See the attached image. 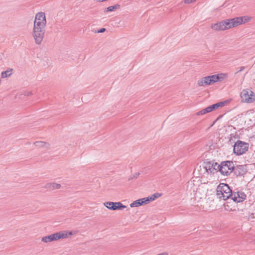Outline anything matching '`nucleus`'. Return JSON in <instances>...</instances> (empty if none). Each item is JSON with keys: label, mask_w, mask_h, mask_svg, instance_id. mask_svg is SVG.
<instances>
[{"label": "nucleus", "mask_w": 255, "mask_h": 255, "mask_svg": "<svg viewBox=\"0 0 255 255\" xmlns=\"http://www.w3.org/2000/svg\"><path fill=\"white\" fill-rule=\"evenodd\" d=\"M248 220L251 222H255V215L254 214L252 213L249 215Z\"/></svg>", "instance_id": "5701e85b"}, {"label": "nucleus", "mask_w": 255, "mask_h": 255, "mask_svg": "<svg viewBox=\"0 0 255 255\" xmlns=\"http://www.w3.org/2000/svg\"><path fill=\"white\" fill-rule=\"evenodd\" d=\"M148 203L149 200H148V198H143L134 201L130 204V206L131 208L136 207Z\"/></svg>", "instance_id": "ddd939ff"}, {"label": "nucleus", "mask_w": 255, "mask_h": 255, "mask_svg": "<svg viewBox=\"0 0 255 255\" xmlns=\"http://www.w3.org/2000/svg\"><path fill=\"white\" fill-rule=\"evenodd\" d=\"M35 146L39 148H48L49 146L48 143L42 141H37L34 142Z\"/></svg>", "instance_id": "2eb2a0df"}, {"label": "nucleus", "mask_w": 255, "mask_h": 255, "mask_svg": "<svg viewBox=\"0 0 255 255\" xmlns=\"http://www.w3.org/2000/svg\"><path fill=\"white\" fill-rule=\"evenodd\" d=\"M235 174L237 176H243L247 172L246 165H238L236 166H234L233 170Z\"/></svg>", "instance_id": "9b49d317"}, {"label": "nucleus", "mask_w": 255, "mask_h": 255, "mask_svg": "<svg viewBox=\"0 0 255 255\" xmlns=\"http://www.w3.org/2000/svg\"><path fill=\"white\" fill-rule=\"evenodd\" d=\"M197 84L200 87H205L211 85L209 76L199 79L197 82Z\"/></svg>", "instance_id": "4468645a"}, {"label": "nucleus", "mask_w": 255, "mask_h": 255, "mask_svg": "<svg viewBox=\"0 0 255 255\" xmlns=\"http://www.w3.org/2000/svg\"><path fill=\"white\" fill-rule=\"evenodd\" d=\"M249 20L246 16L237 17L231 19H227L219 22L212 24L211 28L215 31H223L237 27L246 22Z\"/></svg>", "instance_id": "f03ea898"}, {"label": "nucleus", "mask_w": 255, "mask_h": 255, "mask_svg": "<svg viewBox=\"0 0 255 255\" xmlns=\"http://www.w3.org/2000/svg\"><path fill=\"white\" fill-rule=\"evenodd\" d=\"M234 169V164L231 161H225L221 162L219 164V171L224 176H228L233 171Z\"/></svg>", "instance_id": "20e7f679"}, {"label": "nucleus", "mask_w": 255, "mask_h": 255, "mask_svg": "<svg viewBox=\"0 0 255 255\" xmlns=\"http://www.w3.org/2000/svg\"><path fill=\"white\" fill-rule=\"evenodd\" d=\"M204 168L208 173H214L219 170V164L215 162H207L204 163Z\"/></svg>", "instance_id": "6e6552de"}, {"label": "nucleus", "mask_w": 255, "mask_h": 255, "mask_svg": "<svg viewBox=\"0 0 255 255\" xmlns=\"http://www.w3.org/2000/svg\"><path fill=\"white\" fill-rule=\"evenodd\" d=\"M211 112V111L209 107H208L201 110L200 111L197 112L196 114V115L197 116L203 115L204 114L210 113Z\"/></svg>", "instance_id": "412c9836"}, {"label": "nucleus", "mask_w": 255, "mask_h": 255, "mask_svg": "<svg viewBox=\"0 0 255 255\" xmlns=\"http://www.w3.org/2000/svg\"><path fill=\"white\" fill-rule=\"evenodd\" d=\"M58 234H60L61 236H62V237L60 238V239L66 238L68 236L73 235L74 233L72 231H63L59 232Z\"/></svg>", "instance_id": "a211bd4d"}, {"label": "nucleus", "mask_w": 255, "mask_h": 255, "mask_svg": "<svg viewBox=\"0 0 255 255\" xmlns=\"http://www.w3.org/2000/svg\"><path fill=\"white\" fill-rule=\"evenodd\" d=\"M228 76L227 73H221L217 75H213L209 76L211 84L216 82L221 81L228 78Z\"/></svg>", "instance_id": "9d476101"}, {"label": "nucleus", "mask_w": 255, "mask_h": 255, "mask_svg": "<svg viewBox=\"0 0 255 255\" xmlns=\"http://www.w3.org/2000/svg\"><path fill=\"white\" fill-rule=\"evenodd\" d=\"M104 206L111 210H122L126 208L125 205H124L122 203L119 202H113L108 201L106 202L104 204Z\"/></svg>", "instance_id": "423d86ee"}, {"label": "nucleus", "mask_w": 255, "mask_h": 255, "mask_svg": "<svg viewBox=\"0 0 255 255\" xmlns=\"http://www.w3.org/2000/svg\"><path fill=\"white\" fill-rule=\"evenodd\" d=\"M249 146L248 143L238 140L234 144V153L237 155H241L248 150Z\"/></svg>", "instance_id": "39448f33"}, {"label": "nucleus", "mask_w": 255, "mask_h": 255, "mask_svg": "<svg viewBox=\"0 0 255 255\" xmlns=\"http://www.w3.org/2000/svg\"><path fill=\"white\" fill-rule=\"evenodd\" d=\"M161 196V194L158 193H156L153 195H152L150 197H145L146 198H148V200H149V202L151 201H153L155 200L156 198L159 197Z\"/></svg>", "instance_id": "4be33fe9"}, {"label": "nucleus", "mask_w": 255, "mask_h": 255, "mask_svg": "<svg viewBox=\"0 0 255 255\" xmlns=\"http://www.w3.org/2000/svg\"><path fill=\"white\" fill-rule=\"evenodd\" d=\"M254 241L255 242V241Z\"/></svg>", "instance_id": "c756f323"}, {"label": "nucleus", "mask_w": 255, "mask_h": 255, "mask_svg": "<svg viewBox=\"0 0 255 255\" xmlns=\"http://www.w3.org/2000/svg\"><path fill=\"white\" fill-rule=\"evenodd\" d=\"M13 69L8 68L6 70L2 71L1 73V77L2 78H5L10 76L13 72Z\"/></svg>", "instance_id": "f3484780"}, {"label": "nucleus", "mask_w": 255, "mask_h": 255, "mask_svg": "<svg viewBox=\"0 0 255 255\" xmlns=\"http://www.w3.org/2000/svg\"><path fill=\"white\" fill-rule=\"evenodd\" d=\"M45 187L51 190L59 189L61 185L57 183H48L46 184Z\"/></svg>", "instance_id": "dca6fc26"}, {"label": "nucleus", "mask_w": 255, "mask_h": 255, "mask_svg": "<svg viewBox=\"0 0 255 255\" xmlns=\"http://www.w3.org/2000/svg\"><path fill=\"white\" fill-rule=\"evenodd\" d=\"M241 97L242 100L247 103H250L255 101V95L251 91L243 90L241 92Z\"/></svg>", "instance_id": "0eeeda50"}, {"label": "nucleus", "mask_w": 255, "mask_h": 255, "mask_svg": "<svg viewBox=\"0 0 255 255\" xmlns=\"http://www.w3.org/2000/svg\"><path fill=\"white\" fill-rule=\"evenodd\" d=\"M196 0H184V2L186 4H190L195 1Z\"/></svg>", "instance_id": "a878e982"}, {"label": "nucleus", "mask_w": 255, "mask_h": 255, "mask_svg": "<svg viewBox=\"0 0 255 255\" xmlns=\"http://www.w3.org/2000/svg\"><path fill=\"white\" fill-rule=\"evenodd\" d=\"M62 236L60 234H58V232L55 233L54 234H51L49 236H45L41 239V241L44 243H48L54 241H57L60 239V237Z\"/></svg>", "instance_id": "f8f14e48"}, {"label": "nucleus", "mask_w": 255, "mask_h": 255, "mask_svg": "<svg viewBox=\"0 0 255 255\" xmlns=\"http://www.w3.org/2000/svg\"><path fill=\"white\" fill-rule=\"evenodd\" d=\"M46 25V19L45 13L43 12L36 13L32 34L35 43L37 45H40L44 38Z\"/></svg>", "instance_id": "f257e3e1"}, {"label": "nucleus", "mask_w": 255, "mask_h": 255, "mask_svg": "<svg viewBox=\"0 0 255 255\" xmlns=\"http://www.w3.org/2000/svg\"><path fill=\"white\" fill-rule=\"evenodd\" d=\"M245 69V67L244 66H241L240 68V69L239 71H238L236 74L238 73V72H241L242 71H243Z\"/></svg>", "instance_id": "c85d7f7f"}, {"label": "nucleus", "mask_w": 255, "mask_h": 255, "mask_svg": "<svg viewBox=\"0 0 255 255\" xmlns=\"http://www.w3.org/2000/svg\"><path fill=\"white\" fill-rule=\"evenodd\" d=\"M246 198V195L242 191H238L237 192H232L231 199L236 203L243 202Z\"/></svg>", "instance_id": "1a4fd4ad"}, {"label": "nucleus", "mask_w": 255, "mask_h": 255, "mask_svg": "<svg viewBox=\"0 0 255 255\" xmlns=\"http://www.w3.org/2000/svg\"><path fill=\"white\" fill-rule=\"evenodd\" d=\"M120 5L119 4L114 5L110 6L104 9V12H110L118 9L120 8Z\"/></svg>", "instance_id": "aec40b11"}, {"label": "nucleus", "mask_w": 255, "mask_h": 255, "mask_svg": "<svg viewBox=\"0 0 255 255\" xmlns=\"http://www.w3.org/2000/svg\"><path fill=\"white\" fill-rule=\"evenodd\" d=\"M23 95L25 96L28 97L31 96L32 95V93L31 92L26 91L24 92Z\"/></svg>", "instance_id": "bb28decb"}, {"label": "nucleus", "mask_w": 255, "mask_h": 255, "mask_svg": "<svg viewBox=\"0 0 255 255\" xmlns=\"http://www.w3.org/2000/svg\"><path fill=\"white\" fill-rule=\"evenodd\" d=\"M139 173L138 172L135 173L132 176H130L128 180H130L133 179V178H136L139 176Z\"/></svg>", "instance_id": "393cba45"}, {"label": "nucleus", "mask_w": 255, "mask_h": 255, "mask_svg": "<svg viewBox=\"0 0 255 255\" xmlns=\"http://www.w3.org/2000/svg\"><path fill=\"white\" fill-rule=\"evenodd\" d=\"M232 190L229 186L225 183H220L216 189V196L220 200H226L231 198Z\"/></svg>", "instance_id": "7ed1b4c3"}, {"label": "nucleus", "mask_w": 255, "mask_h": 255, "mask_svg": "<svg viewBox=\"0 0 255 255\" xmlns=\"http://www.w3.org/2000/svg\"><path fill=\"white\" fill-rule=\"evenodd\" d=\"M105 31H106V29L105 28H102L100 29L99 30H98L96 32H97V33H102V32H105Z\"/></svg>", "instance_id": "cd10ccee"}, {"label": "nucleus", "mask_w": 255, "mask_h": 255, "mask_svg": "<svg viewBox=\"0 0 255 255\" xmlns=\"http://www.w3.org/2000/svg\"><path fill=\"white\" fill-rule=\"evenodd\" d=\"M224 105H225L224 102H219V103H217L216 104H213L209 107L212 112L214 110H216L218 109L219 107H222L224 106Z\"/></svg>", "instance_id": "6ab92c4d"}, {"label": "nucleus", "mask_w": 255, "mask_h": 255, "mask_svg": "<svg viewBox=\"0 0 255 255\" xmlns=\"http://www.w3.org/2000/svg\"><path fill=\"white\" fill-rule=\"evenodd\" d=\"M224 208H225V210L228 211H236L235 208H230V207L229 205V203H228L225 205Z\"/></svg>", "instance_id": "b1692460"}]
</instances>
